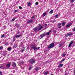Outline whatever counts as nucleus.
I'll return each mask as SVG.
<instances>
[{
  "mask_svg": "<svg viewBox=\"0 0 75 75\" xmlns=\"http://www.w3.org/2000/svg\"><path fill=\"white\" fill-rule=\"evenodd\" d=\"M15 26H16V27H18V24H16Z\"/></svg>",
  "mask_w": 75,
  "mask_h": 75,
  "instance_id": "obj_34",
  "label": "nucleus"
},
{
  "mask_svg": "<svg viewBox=\"0 0 75 75\" xmlns=\"http://www.w3.org/2000/svg\"><path fill=\"white\" fill-rule=\"evenodd\" d=\"M45 27H47V24H46L45 25Z\"/></svg>",
  "mask_w": 75,
  "mask_h": 75,
  "instance_id": "obj_43",
  "label": "nucleus"
},
{
  "mask_svg": "<svg viewBox=\"0 0 75 75\" xmlns=\"http://www.w3.org/2000/svg\"><path fill=\"white\" fill-rule=\"evenodd\" d=\"M22 64H24V62H22Z\"/></svg>",
  "mask_w": 75,
  "mask_h": 75,
  "instance_id": "obj_49",
  "label": "nucleus"
},
{
  "mask_svg": "<svg viewBox=\"0 0 75 75\" xmlns=\"http://www.w3.org/2000/svg\"><path fill=\"white\" fill-rule=\"evenodd\" d=\"M62 44H60L59 45V47H62Z\"/></svg>",
  "mask_w": 75,
  "mask_h": 75,
  "instance_id": "obj_25",
  "label": "nucleus"
},
{
  "mask_svg": "<svg viewBox=\"0 0 75 75\" xmlns=\"http://www.w3.org/2000/svg\"><path fill=\"white\" fill-rule=\"evenodd\" d=\"M51 32V30H50L49 32H46V35H50V33Z\"/></svg>",
  "mask_w": 75,
  "mask_h": 75,
  "instance_id": "obj_10",
  "label": "nucleus"
},
{
  "mask_svg": "<svg viewBox=\"0 0 75 75\" xmlns=\"http://www.w3.org/2000/svg\"><path fill=\"white\" fill-rule=\"evenodd\" d=\"M45 75H47V74H48V71H46L45 73Z\"/></svg>",
  "mask_w": 75,
  "mask_h": 75,
  "instance_id": "obj_23",
  "label": "nucleus"
},
{
  "mask_svg": "<svg viewBox=\"0 0 75 75\" xmlns=\"http://www.w3.org/2000/svg\"><path fill=\"white\" fill-rule=\"evenodd\" d=\"M46 14L47 13L46 12L44 13L43 14V17H44Z\"/></svg>",
  "mask_w": 75,
  "mask_h": 75,
  "instance_id": "obj_18",
  "label": "nucleus"
},
{
  "mask_svg": "<svg viewBox=\"0 0 75 75\" xmlns=\"http://www.w3.org/2000/svg\"><path fill=\"white\" fill-rule=\"evenodd\" d=\"M73 31H75V28L73 29Z\"/></svg>",
  "mask_w": 75,
  "mask_h": 75,
  "instance_id": "obj_44",
  "label": "nucleus"
},
{
  "mask_svg": "<svg viewBox=\"0 0 75 75\" xmlns=\"http://www.w3.org/2000/svg\"><path fill=\"white\" fill-rule=\"evenodd\" d=\"M74 1H75V0H71V2H73Z\"/></svg>",
  "mask_w": 75,
  "mask_h": 75,
  "instance_id": "obj_37",
  "label": "nucleus"
},
{
  "mask_svg": "<svg viewBox=\"0 0 75 75\" xmlns=\"http://www.w3.org/2000/svg\"><path fill=\"white\" fill-rule=\"evenodd\" d=\"M40 47H38V49H40Z\"/></svg>",
  "mask_w": 75,
  "mask_h": 75,
  "instance_id": "obj_45",
  "label": "nucleus"
},
{
  "mask_svg": "<svg viewBox=\"0 0 75 75\" xmlns=\"http://www.w3.org/2000/svg\"><path fill=\"white\" fill-rule=\"evenodd\" d=\"M61 24L60 23H58V28H60L61 27Z\"/></svg>",
  "mask_w": 75,
  "mask_h": 75,
  "instance_id": "obj_14",
  "label": "nucleus"
},
{
  "mask_svg": "<svg viewBox=\"0 0 75 75\" xmlns=\"http://www.w3.org/2000/svg\"><path fill=\"white\" fill-rule=\"evenodd\" d=\"M17 47V45H15L14 46H13V47L14 48H16V47Z\"/></svg>",
  "mask_w": 75,
  "mask_h": 75,
  "instance_id": "obj_22",
  "label": "nucleus"
},
{
  "mask_svg": "<svg viewBox=\"0 0 75 75\" xmlns=\"http://www.w3.org/2000/svg\"><path fill=\"white\" fill-rule=\"evenodd\" d=\"M4 35L3 34L2 36H1V38H3V37H4Z\"/></svg>",
  "mask_w": 75,
  "mask_h": 75,
  "instance_id": "obj_32",
  "label": "nucleus"
},
{
  "mask_svg": "<svg viewBox=\"0 0 75 75\" xmlns=\"http://www.w3.org/2000/svg\"><path fill=\"white\" fill-rule=\"evenodd\" d=\"M38 2H36L35 3V5H38Z\"/></svg>",
  "mask_w": 75,
  "mask_h": 75,
  "instance_id": "obj_35",
  "label": "nucleus"
},
{
  "mask_svg": "<svg viewBox=\"0 0 75 75\" xmlns=\"http://www.w3.org/2000/svg\"><path fill=\"white\" fill-rule=\"evenodd\" d=\"M72 25V23H70L68 25L66 26V28H68V27H69L71 25Z\"/></svg>",
  "mask_w": 75,
  "mask_h": 75,
  "instance_id": "obj_11",
  "label": "nucleus"
},
{
  "mask_svg": "<svg viewBox=\"0 0 75 75\" xmlns=\"http://www.w3.org/2000/svg\"><path fill=\"white\" fill-rule=\"evenodd\" d=\"M19 34V33H17V34Z\"/></svg>",
  "mask_w": 75,
  "mask_h": 75,
  "instance_id": "obj_53",
  "label": "nucleus"
},
{
  "mask_svg": "<svg viewBox=\"0 0 75 75\" xmlns=\"http://www.w3.org/2000/svg\"><path fill=\"white\" fill-rule=\"evenodd\" d=\"M67 75V73L65 74V75Z\"/></svg>",
  "mask_w": 75,
  "mask_h": 75,
  "instance_id": "obj_48",
  "label": "nucleus"
},
{
  "mask_svg": "<svg viewBox=\"0 0 75 75\" xmlns=\"http://www.w3.org/2000/svg\"><path fill=\"white\" fill-rule=\"evenodd\" d=\"M54 46V44L52 43H51L48 47V48H52Z\"/></svg>",
  "mask_w": 75,
  "mask_h": 75,
  "instance_id": "obj_2",
  "label": "nucleus"
},
{
  "mask_svg": "<svg viewBox=\"0 0 75 75\" xmlns=\"http://www.w3.org/2000/svg\"><path fill=\"white\" fill-rule=\"evenodd\" d=\"M29 62L30 64H34L35 62V59H31L29 60Z\"/></svg>",
  "mask_w": 75,
  "mask_h": 75,
  "instance_id": "obj_3",
  "label": "nucleus"
},
{
  "mask_svg": "<svg viewBox=\"0 0 75 75\" xmlns=\"http://www.w3.org/2000/svg\"><path fill=\"white\" fill-rule=\"evenodd\" d=\"M23 35V34H21V35H15V37L16 38H19V37H21V36H22Z\"/></svg>",
  "mask_w": 75,
  "mask_h": 75,
  "instance_id": "obj_8",
  "label": "nucleus"
},
{
  "mask_svg": "<svg viewBox=\"0 0 75 75\" xmlns=\"http://www.w3.org/2000/svg\"><path fill=\"white\" fill-rule=\"evenodd\" d=\"M73 43L74 42L73 41H71L69 44V47H71V46L72 44H73Z\"/></svg>",
  "mask_w": 75,
  "mask_h": 75,
  "instance_id": "obj_9",
  "label": "nucleus"
},
{
  "mask_svg": "<svg viewBox=\"0 0 75 75\" xmlns=\"http://www.w3.org/2000/svg\"><path fill=\"white\" fill-rule=\"evenodd\" d=\"M15 38H16V37H15V36L14 38H13V42L16 41V39H15Z\"/></svg>",
  "mask_w": 75,
  "mask_h": 75,
  "instance_id": "obj_24",
  "label": "nucleus"
},
{
  "mask_svg": "<svg viewBox=\"0 0 75 75\" xmlns=\"http://www.w3.org/2000/svg\"><path fill=\"white\" fill-rule=\"evenodd\" d=\"M33 19H30L28 21L27 23L29 24H30L31 23H33Z\"/></svg>",
  "mask_w": 75,
  "mask_h": 75,
  "instance_id": "obj_5",
  "label": "nucleus"
},
{
  "mask_svg": "<svg viewBox=\"0 0 75 75\" xmlns=\"http://www.w3.org/2000/svg\"><path fill=\"white\" fill-rule=\"evenodd\" d=\"M32 67H30L29 68V70H30L31 69Z\"/></svg>",
  "mask_w": 75,
  "mask_h": 75,
  "instance_id": "obj_39",
  "label": "nucleus"
},
{
  "mask_svg": "<svg viewBox=\"0 0 75 75\" xmlns=\"http://www.w3.org/2000/svg\"><path fill=\"white\" fill-rule=\"evenodd\" d=\"M3 67V66H1L0 67V69L2 68Z\"/></svg>",
  "mask_w": 75,
  "mask_h": 75,
  "instance_id": "obj_47",
  "label": "nucleus"
},
{
  "mask_svg": "<svg viewBox=\"0 0 75 75\" xmlns=\"http://www.w3.org/2000/svg\"><path fill=\"white\" fill-rule=\"evenodd\" d=\"M5 69H7V68H5Z\"/></svg>",
  "mask_w": 75,
  "mask_h": 75,
  "instance_id": "obj_54",
  "label": "nucleus"
},
{
  "mask_svg": "<svg viewBox=\"0 0 75 75\" xmlns=\"http://www.w3.org/2000/svg\"><path fill=\"white\" fill-rule=\"evenodd\" d=\"M62 55L63 57H65V55H66V54H62Z\"/></svg>",
  "mask_w": 75,
  "mask_h": 75,
  "instance_id": "obj_31",
  "label": "nucleus"
},
{
  "mask_svg": "<svg viewBox=\"0 0 75 75\" xmlns=\"http://www.w3.org/2000/svg\"><path fill=\"white\" fill-rule=\"evenodd\" d=\"M65 25V22H62V25L63 26H64V25Z\"/></svg>",
  "mask_w": 75,
  "mask_h": 75,
  "instance_id": "obj_17",
  "label": "nucleus"
},
{
  "mask_svg": "<svg viewBox=\"0 0 75 75\" xmlns=\"http://www.w3.org/2000/svg\"><path fill=\"white\" fill-rule=\"evenodd\" d=\"M5 45H8V43H5Z\"/></svg>",
  "mask_w": 75,
  "mask_h": 75,
  "instance_id": "obj_41",
  "label": "nucleus"
},
{
  "mask_svg": "<svg viewBox=\"0 0 75 75\" xmlns=\"http://www.w3.org/2000/svg\"><path fill=\"white\" fill-rule=\"evenodd\" d=\"M68 34H69V36H70L71 35H72V33H68Z\"/></svg>",
  "mask_w": 75,
  "mask_h": 75,
  "instance_id": "obj_20",
  "label": "nucleus"
},
{
  "mask_svg": "<svg viewBox=\"0 0 75 75\" xmlns=\"http://www.w3.org/2000/svg\"><path fill=\"white\" fill-rule=\"evenodd\" d=\"M4 27H6V26H4Z\"/></svg>",
  "mask_w": 75,
  "mask_h": 75,
  "instance_id": "obj_50",
  "label": "nucleus"
},
{
  "mask_svg": "<svg viewBox=\"0 0 75 75\" xmlns=\"http://www.w3.org/2000/svg\"><path fill=\"white\" fill-rule=\"evenodd\" d=\"M63 66V64H59V65L58 67L59 68H61V67H62Z\"/></svg>",
  "mask_w": 75,
  "mask_h": 75,
  "instance_id": "obj_13",
  "label": "nucleus"
},
{
  "mask_svg": "<svg viewBox=\"0 0 75 75\" xmlns=\"http://www.w3.org/2000/svg\"><path fill=\"white\" fill-rule=\"evenodd\" d=\"M59 16V15H56L54 16V17H55V18H58Z\"/></svg>",
  "mask_w": 75,
  "mask_h": 75,
  "instance_id": "obj_15",
  "label": "nucleus"
},
{
  "mask_svg": "<svg viewBox=\"0 0 75 75\" xmlns=\"http://www.w3.org/2000/svg\"><path fill=\"white\" fill-rule=\"evenodd\" d=\"M65 59H63L61 61V62H63V61H65Z\"/></svg>",
  "mask_w": 75,
  "mask_h": 75,
  "instance_id": "obj_29",
  "label": "nucleus"
},
{
  "mask_svg": "<svg viewBox=\"0 0 75 75\" xmlns=\"http://www.w3.org/2000/svg\"><path fill=\"white\" fill-rule=\"evenodd\" d=\"M65 35L66 37H68L69 36V34L68 33H67Z\"/></svg>",
  "mask_w": 75,
  "mask_h": 75,
  "instance_id": "obj_26",
  "label": "nucleus"
},
{
  "mask_svg": "<svg viewBox=\"0 0 75 75\" xmlns=\"http://www.w3.org/2000/svg\"><path fill=\"white\" fill-rule=\"evenodd\" d=\"M16 19L15 18H13V19L12 20H11V21H14V20L15 19Z\"/></svg>",
  "mask_w": 75,
  "mask_h": 75,
  "instance_id": "obj_36",
  "label": "nucleus"
},
{
  "mask_svg": "<svg viewBox=\"0 0 75 75\" xmlns=\"http://www.w3.org/2000/svg\"><path fill=\"white\" fill-rule=\"evenodd\" d=\"M31 47L32 48H33V50H37V48L35 45H32L31 46Z\"/></svg>",
  "mask_w": 75,
  "mask_h": 75,
  "instance_id": "obj_4",
  "label": "nucleus"
},
{
  "mask_svg": "<svg viewBox=\"0 0 75 75\" xmlns=\"http://www.w3.org/2000/svg\"><path fill=\"white\" fill-rule=\"evenodd\" d=\"M0 75H2V73L0 72Z\"/></svg>",
  "mask_w": 75,
  "mask_h": 75,
  "instance_id": "obj_42",
  "label": "nucleus"
},
{
  "mask_svg": "<svg viewBox=\"0 0 75 75\" xmlns=\"http://www.w3.org/2000/svg\"><path fill=\"white\" fill-rule=\"evenodd\" d=\"M11 65V62H9L6 65V67L7 68H10Z\"/></svg>",
  "mask_w": 75,
  "mask_h": 75,
  "instance_id": "obj_6",
  "label": "nucleus"
},
{
  "mask_svg": "<svg viewBox=\"0 0 75 75\" xmlns=\"http://www.w3.org/2000/svg\"><path fill=\"white\" fill-rule=\"evenodd\" d=\"M19 8L21 9H22V7L21 6H19Z\"/></svg>",
  "mask_w": 75,
  "mask_h": 75,
  "instance_id": "obj_40",
  "label": "nucleus"
},
{
  "mask_svg": "<svg viewBox=\"0 0 75 75\" xmlns=\"http://www.w3.org/2000/svg\"><path fill=\"white\" fill-rule=\"evenodd\" d=\"M31 3L30 2H29L28 3V6H31Z\"/></svg>",
  "mask_w": 75,
  "mask_h": 75,
  "instance_id": "obj_19",
  "label": "nucleus"
},
{
  "mask_svg": "<svg viewBox=\"0 0 75 75\" xmlns=\"http://www.w3.org/2000/svg\"><path fill=\"white\" fill-rule=\"evenodd\" d=\"M31 18H35V16H33Z\"/></svg>",
  "mask_w": 75,
  "mask_h": 75,
  "instance_id": "obj_33",
  "label": "nucleus"
},
{
  "mask_svg": "<svg viewBox=\"0 0 75 75\" xmlns=\"http://www.w3.org/2000/svg\"><path fill=\"white\" fill-rule=\"evenodd\" d=\"M74 74H75V70L74 71Z\"/></svg>",
  "mask_w": 75,
  "mask_h": 75,
  "instance_id": "obj_46",
  "label": "nucleus"
},
{
  "mask_svg": "<svg viewBox=\"0 0 75 75\" xmlns=\"http://www.w3.org/2000/svg\"><path fill=\"white\" fill-rule=\"evenodd\" d=\"M13 65H14V66H15V67H16V63L15 62H13Z\"/></svg>",
  "mask_w": 75,
  "mask_h": 75,
  "instance_id": "obj_27",
  "label": "nucleus"
},
{
  "mask_svg": "<svg viewBox=\"0 0 75 75\" xmlns=\"http://www.w3.org/2000/svg\"><path fill=\"white\" fill-rule=\"evenodd\" d=\"M24 49H22V50H21L20 51V52H24Z\"/></svg>",
  "mask_w": 75,
  "mask_h": 75,
  "instance_id": "obj_30",
  "label": "nucleus"
},
{
  "mask_svg": "<svg viewBox=\"0 0 75 75\" xmlns=\"http://www.w3.org/2000/svg\"><path fill=\"white\" fill-rule=\"evenodd\" d=\"M40 69V67H36L35 69V70H36V71H37L38 70H39Z\"/></svg>",
  "mask_w": 75,
  "mask_h": 75,
  "instance_id": "obj_12",
  "label": "nucleus"
},
{
  "mask_svg": "<svg viewBox=\"0 0 75 75\" xmlns=\"http://www.w3.org/2000/svg\"><path fill=\"white\" fill-rule=\"evenodd\" d=\"M53 21V22H55V21Z\"/></svg>",
  "mask_w": 75,
  "mask_h": 75,
  "instance_id": "obj_52",
  "label": "nucleus"
},
{
  "mask_svg": "<svg viewBox=\"0 0 75 75\" xmlns=\"http://www.w3.org/2000/svg\"><path fill=\"white\" fill-rule=\"evenodd\" d=\"M18 11V10H16L14 11V13H16V12H17Z\"/></svg>",
  "mask_w": 75,
  "mask_h": 75,
  "instance_id": "obj_38",
  "label": "nucleus"
},
{
  "mask_svg": "<svg viewBox=\"0 0 75 75\" xmlns=\"http://www.w3.org/2000/svg\"><path fill=\"white\" fill-rule=\"evenodd\" d=\"M42 28H43V26L41 25V24H39L38 27L35 28H34L33 31H35V32H38V31H39L42 30Z\"/></svg>",
  "mask_w": 75,
  "mask_h": 75,
  "instance_id": "obj_1",
  "label": "nucleus"
},
{
  "mask_svg": "<svg viewBox=\"0 0 75 75\" xmlns=\"http://www.w3.org/2000/svg\"><path fill=\"white\" fill-rule=\"evenodd\" d=\"M45 35H46V33L45 32L43 33V34L40 35V36L41 37L40 38H42V37H44V36H45Z\"/></svg>",
  "mask_w": 75,
  "mask_h": 75,
  "instance_id": "obj_7",
  "label": "nucleus"
},
{
  "mask_svg": "<svg viewBox=\"0 0 75 75\" xmlns=\"http://www.w3.org/2000/svg\"><path fill=\"white\" fill-rule=\"evenodd\" d=\"M3 48V47L2 46H1L0 47V50H2Z\"/></svg>",
  "mask_w": 75,
  "mask_h": 75,
  "instance_id": "obj_28",
  "label": "nucleus"
},
{
  "mask_svg": "<svg viewBox=\"0 0 75 75\" xmlns=\"http://www.w3.org/2000/svg\"><path fill=\"white\" fill-rule=\"evenodd\" d=\"M8 51H11V47H9L8 48Z\"/></svg>",
  "mask_w": 75,
  "mask_h": 75,
  "instance_id": "obj_21",
  "label": "nucleus"
},
{
  "mask_svg": "<svg viewBox=\"0 0 75 75\" xmlns=\"http://www.w3.org/2000/svg\"><path fill=\"white\" fill-rule=\"evenodd\" d=\"M51 75H54V74H51Z\"/></svg>",
  "mask_w": 75,
  "mask_h": 75,
  "instance_id": "obj_51",
  "label": "nucleus"
},
{
  "mask_svg": "<svg viewBox=\"0 0 75 75\" xmlns=\"http://www.w3.org/2000/svg\"><path fill=\"white\" fill-rule=\"evenodd\" d=\"M53 11H54V10H52L50 11L49 13L50 14H52V13H53Z\"/></svg>",
  "mask_w": 75,
  "mask_h": 75,
  "instance_id": "obj_16",
  "label": "nucleus"
}]
</instances>
